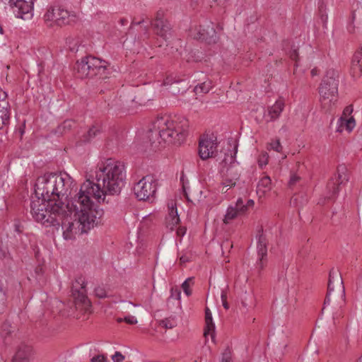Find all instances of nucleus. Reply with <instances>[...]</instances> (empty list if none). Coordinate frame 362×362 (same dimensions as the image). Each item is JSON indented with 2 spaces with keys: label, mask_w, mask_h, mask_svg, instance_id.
Listing matches in <instances>:
<instances>
[{
  "label": "nucleus",
  "mask_w": 362,
  "mask_h": 362,
  "mask_svg": "<svg viewBox=\"0 0 362 362\" xmlns=\"http://www.w3.org/2000/svg\"><path fill=\"white\" fill-rule=\"evenodd\" d=\"M181 181L182 182V192L184 196L187 198V201H189L188 191L189 189V187L188 185V183H185L183 181V179L181 178Z\"/></svg>",
  "instance_id": "a18cd8bd"
},
{
  "label": "nucleus",
  "mask_w": 362,
  "mask_h": 362,
  "mask_svg": "<svg viewBox=\"0 0 362 362\" xmlns=\"http://www.w3.org/2000/svg\"><path fill=\"white\" fill-rule=\"evenodd\" d=\"M269 160V154L267 152L261 153L257 158V163L261 169H263L267 164Z\"/></svg>",
  "instance_id": "f704fd0d"
},
{
  "label": "nucleus",
  "mask_w": 362,
  "mask_h": 362,
  "mask_svg": "<svg viewBox=\"0 0 362 362\" xmlns=\"http://www.w3.org/2000/svg\"><path fill=\"white\" fill-rule=\"evenodd\" d=\"M278 284H279V285H283V286H284V285L286 284L285 279H279Z\"/></svg>",
  "instance_id": "69168bd1"
},
{
  "label": "nucleus",
  "mask_w": 362,
  "mask_h": 362,
  "mask_svg": "<svg viewBox=\"0 0 362 362\" xmlns=\"http://www.w3.org/2000/svg\"><path fill=\"white\" fill-rule=\"evenodd\" d=\"M35 0H9L8 4L15 16L27 19L33 16Z\"/></svg>",
  "instance_id": "4468645a"
},
{
  "label": "nucleus",
  "mask_w": 362,
  "mask_h": 362,
  "mask_svg": "<svg viewBox=\"0 0 362 362\" xmlns=\"http://www.w3.org/2000/svg\"><path fill=\"white\" fill-rule=\"evenodd\" d=\"M344 123L345 124V129L349 132H351L356 127V120L352 116L345 119Z\"/></svg>",
  "instance_id": "e433bc0d"
},
{
  "label": "nucleus",
  "mask_w": 362,
  "mask_h": 362,
  "mask_svg": "<svg viewBox=\"0 0 362 362\" xmlns=\"http://www.w3.org/2000/svg\"><path fill=\"white\" fill-rule=\"evenodd\" d=\"M180 221V219L177 213V206L173 204L168 206V214L166 217L167 227L170 230H173L175 227L179 224Z\"/></svg>",
  "instance_id": "5701e85b"
},
{
  "label": "nucleus",
  "mask_w": 362,
  "mask_h": 362,
  "mask_svg": "<svg viewBox=\"0 0 362 362\" xmlns=\"http://www.w3.org/2000/svg\"><path fill=\"white\" fill-rule=\"evenodd\" d=\"M354 108L351 105L346 106L342 112V115L340 117H344V119H348L349 117L351 115L353 112Z\"/></svg>",
  "instance_id": "79ce46f5"
},
{
  "label": "nucleus",
  "mask_w": 362,
  "mask_h": 362,
  "mask_svg": "<svg viewBox=\"0 0 362 362\" xmlns=\"http://www.w3.org/2000/svg\"><path fill=\"white\" fill-rule=\"evenodd\" d=\"M180 260L182 263H185L189 261L188 258L186 256L180 257Z\"/></svg>",
  "instance_id": "bf43d9fd"
},
{
  "label": "nucleus",
  "mask_w": 362,
  "mask_h": 362,
  "mask_svg": "<svg viewBox=\"0 0 362 362\" xmlns=\"http://www.w3.org/2000/svg\"><path fill=\"white\" fill-rule=\"evenodd\" d=\"M77 197V194L71 198L70 202L64 204L62 217L59 220V226L63 230V237L65 240H72L75 238L77 231L81 233H86L97 225L98 219L96 218L90 228H85L83 223L81 220V211L83 210L82 207L75 209L73 205L74 200ZM85 226V223H84Z\"/></svg>",
  "instance_id": "20e7f679"
},
{
  "label": "nucleus",
  "mask_w": 362,
  "mask_h": 362,
  "mask_svg": "<svg viewBox=\"0 0 362 362\" xmlns=\"http://www.w3.org/2000/svg\"><path fill=\"white\" fill-rule=\"evenodd\" d=\"M173 301H175L177 303V305L180 306V296H177V295L170 296V298L168 299V303L169 304L171 302L173 303Z\"/></svg>",
  "instance_id": "3c124183"
},
{
  "label": "nucleus",
  "mask_w": 362,
  "mask_h": 362,
  "mask_svg": "<svg viewBox=\"0 0 362 362\" xmlns=\"http://www.w3.org/2000/svg\"><path fill=\"white\" fill-rule=\"evenodd\" d=\"M290 57L292 60L295 61V66H298V54L296 49H293L290 53Z\"/></svg>",
  "instance_id": "09e8293b"
},
{
  "label": "nucleus",
  "mask_w": 362,
  "mask_h": 362,
  "mask_svg": "<svg viewBox=\"0 0 362 362\" xmlns=\"http://www.w3.org/2000/svg\"><path fill=\"white\" fill-rule=\"evenodd\" d=\"M253 204H254V201L252 199H248L247 202V204H244V205L247 206V209L249 206H251Z\"/></svg>",
  "instance_id": "680f3d73"
},
{
  "label": "nucleus",
  "mask_w": 362,
  "mask_h": 362,
  "mask_svg": "<svg viewBox=\"0 0 362 362\" xmlns=\"http://www.w3.org/2000/svg\"><path fill=\"white\" fill-rule=\"evenodd\" d=\"M105 358L103 355H98L96 356H94L91 359V362H105Z\"/></svg>",
  "instance_id": "864d4df0"
},
{
  "label": "nucleus",
  "mask_w": 362,
  "mask_h": 362,
  "mask_svg": "<svg viewBox=\"0 0 362 362\" xmlns=\"http://www.w3.org/2000/svg\"><path fill=\"white\" fill-rule=\"evenodd\" d=\"M351 74L354 79H357L362 76V47L354 55Z\"/></svg>",
  "instance_id": "aec40b11"
},
{
  "label": "nucleus",
  "mask_w": 362,
  "mask_h": 362,
  "mask_svg": "<svg viewBox=\"0 0 362 362\" xmlns=\"http://www.w3.org/2000/svg\"><path fill=\"white\" fill-rule=\"evenodd\" d=\"M88 282L83 276H77L72 282L71 294H87L88 291Z\"/></svg>",
  "instance_id": "4be33fe9"
},
{
  "label": "nucleus",
  "mask_w": 362,
  "mask_h": 362,
  "mask_svg": "<svg viewBox=\"0 0 362 362\" xmlns=\"http://www.w3.org/2000/svg\"><path fill=\"white\" fill-rule=\"evenodd\" d=\"M64 204V202L52 204L37 198L31 201L30 213L35 221L45 227L59 226Z\"/></svg>",
  "instance_id": "39448f33"
},
{
  "label": "nucleus",
  "mask_w": 362,
  "mask_h": 362,
  "mask_svg": "<svg viewBox=\"0 0 362 362\" xmlns=\"http://www.w3.org/2000/svg\"><path fill=\"white\" fill-rule=\"evenodd\" d=\"M298 196L295 195L292 197L291 202H293L296 205H298Z\"/></svg>",
  "instance_id": "13d9d810"
},
{
  "label": "nucleus",
  "mask_w": 362,
  "mask_h": 362,
  "mask_svg": "<svg viewBox=\"0 0 362 362\" xmlns=\"http://www.w3.org/2000/svg\"><path fill=\"white\" fill-rule=\"evenodd\" d=\"M257 259L256 269L260 273L267 264V245L268 239L263 229L260 228L256 235Z\"/></svg>",
  "instance_id": "ddd939ff"
},
{
  "label": "nucleus",
  "mask_w": 362,
  "mask_h": 362,
  "mask_svg": "<svg viewBox=\"0 0 362 362\" xmlns=\"http://www.w3.org/2000/svg\"><path fill=\"white\" fill-rule=\"evenodd\" d=\"M15 328L12 327L11 324L5 321L1 325V337L4 344H10L13 339V333L14 332Z\"/></svg>",
  "instance_id": "a878e982"
},
{
  "label": "nucleus",
  "mask_w": 362,
  "mask_h": 362,
  "mask_svg": "<svg viewBox=\"0 0 362 362\" xmlns=\"http://www.w3.org/2000/svg\"><path fill=\"white\" fill-rule=\"evenodd\" d=\"M190 33L194 38L208 44L215 43L218 38L214 23L207 19L204 20L198 27L191 28Z\"/></svg>",
  "instance_id": "9b49d317"
},
{
  "label": "nucleus",
  "mask_w": 362,
  "mask_h": 362,
  "mask_svg": "<svg viewBox=\"0 0 362 362\" xmlns=\"http://www.w3.org/2000/svg\"><path fill=\"white\" fill-rule=\"evenodd\" d=\"M6 308L5 296H0V314H1Z\"/></svg>",
  "instance_id": "8fccbe9b"
},
{
  "label": "nucleus",
  "mask_w": 362,
  "mask_h": 362,
  "mask_svg": "<svg viewBox=\"0 0 362 362\" xmlns=\"http://www.w3.org/2000/svg\"><path fill=\"white\" fill-rule=\"evenodd\" d=\"M338 177L335 182L331 181L327 184V187L332 190V194L327 198H334L339 192V185L346 183L349 180L346 168L344 165H339L337 168Z\"/></svg>",
  "instance_id": "f3484780"
},
{
  "label": "nucleus",
  "mask_w": 362,
  "mask_h": 362,
  "mask_svg": "<svg viewBox=\"0 0 362 362\" xmlns=\"http://www.w3.org/2000/svg\"><path fill=\"white\" fill-rule=\"evenodd\" d=\"M11 118L10 109H5L4 107H0V127H4L8 125Z\"/></svg>",
  "instance_id": "cd10ccee"
},
{
  "label": "nucleus",
  "mask_w": 362,
  "mask_h": 362,
  "mask_svg": "<svg viewBox=\"0 0 362 362\" xmlns=\"http://www.w3.org/2000/svg\"><path fill=\"white\" fill-rule=\"evenodd\" d=\"M100 133V130L96 127H93L89 129L88 132V139H90L95 136H96Z\"/></svg>",
  "instance_id": "c03bdc74"
},
{
  "label": "nucleus",
  "mask_w": 362,
  "mask_h": 362,
  "mask_svg": "<svg viewBox=\"0 0 362 362\" xmlns=\"http://www.w3.org/2000/svg\"><path fill=\"white\" fill-rule=\"evenodd\" d=\"M43 19L49 27H62L76 23L79 17L74 11H69L64 6L57 4L47 8Z\"/></svg>",
  "instance_id": "6e6552de"
},
{
  "label": "nucleus",
  "mask_w": 362,
  "mask_h": 362,
  "mask_svg": "<svg viewBox=\"0 0 362 362\" xmlns=\"http://www.w3.org/2000/svg\"><path fill=\"white\" fill-rule=\"evenodd\" d=\"M95 295L99 294V293H98V289H95Z\"/></svg>",
  "instance_id": "774afa93"
},
{
  "label": "nucleus",
  "mask_w": 362,
  "mask_h": 362,
  "mask_svg": "<svg viewBox=\"0 0 362 362\" xmlns=\"http://www.w3.org/2000/svg\"><path fill=\"white\" fill-rule=\"evenodd\" d=\"M75 125V121L73 119H66L62 123L59 124L54 133L56 134L62 135L68 132Z\"/></svg>",
  "instance_id": "bb28decb"
},
{
  "label": "nucleus",
  "mask_w": 362,
  "mask_h": 362,
  "mask_svg": "<svg viewBox=\"0 0 362 362\" xmlns=\"http://www.w3.org/2000/svg\"><path fill=\"white\" fill-rule=\"evenodd\" d=\"M272 189V180L269 176L264 175L258 182L257 193L259 197L264 196Z\"/></svg>",
  "instance_id": "393cba45"
},
{
  "label": "nucleus",
  "mask_w": 362,
  "mask_h": 362,
  "mask_svg": "<svg viewBox=\"0 0 362 362\" xmlns=\"http://www.w3.org/2000/svg\"><path fill=\"white\" fill-rule=\"evenodd\" d=\"M95 174V177L90 176L81 185L72 205L75 209H83L81 211V220L85 223V228L93 226L95 220L103 214V211L92 199L100 203L105 202L107 194H119L126 179L124 164L112 158L99 163Z\"/></svg>",
  "instance_id": "f257e3e1"
},
{
  "label": "nucleus",
  "mask_w": 362,
  "mask_h": 362,
  "mask_svg": "<svg viewBox=\"0 0 362 362\" xmlns=\"http://www.w3.org/2000/svg\"><path fill=\"white\" fill-rule=\"evenodd\" d=\"M66 44L68 49L71 52H77L79 47V41L78 39L74 37H68L66 40Z\"/></svg>",
  "instance_id": "7c9ffc66"
},
{
  "label": "nucleus",
  "mask_w": 362,
  "mask_h": 362,
  "mask_svg": "<svg viewBox=\"0 0 362 362\" xmlns=\"http://www.w3.org/2000/svg\"><path fill=\"white\" fill-rule=\"evenodd\" d=\"M92 313V303L88 296H71L62 311L64 315L81 320H88Z\"/></svg>",
  "instance_id": "1a4fd4ad"
},
{
  "label": "nucleus",
  "mask_w": 362,
  "mask_h": 362,
  "mask_svg": "<svg viewBox=\"0 0 362 362\" xmlns=\"http://www.w3.org/2000/svg\"><path fill=\"white\" fill-rule=\"evenodd\" d=\"M221 301L224 308L228 310L229 308V304L227 301V296H221Z\"/></svg>",
  "instance_id": "5fc2aeb1"
},
{
  "label": "nucleus",
  "mask_w": 362,
  "mask_h": 362,
  "mask_svg": "<svg viewBox=\"0 0 362 362\" xmlns=\"http://www.w3.org/2000/svg\"><path fill=\"white\" fill-rule=\"evenodd\" d=\"M339 84V71L334 69L327 70L318 87L319 100L326 111L329 110L337 101Z\"/></svg>",
  "instance_id": "423d86ee"
},
{
  "label": "nucleus",
  "mask_w": 362,
  "mask_h": 362,
  "mask_svg": "<svg viewBox=\"0 0 362 362\" xmlns=\"http://www.w3.org/2000/svg\"><path fill=\"white\" fill-rule=\"evenodd\" d=\"M212 88V82L211 80H206L204 82L197 84L194 87L196 94L207 93Z\"/></svg>",
  "instance_id": "c85d7f7f"
},
{
  "label": "nucleus",
  "mask_w": 362,
  "mask_h": 362,
  "mask_svg": "<svg viewBox=\"0 0 362 362\" xmlns=\"http://www.w3.org/2000/svg\"><path fill=\"white\" fill-rule=\"evenodd\" d=\"M194 284V278L189 277L187 278L181 285V288L183 290L185 294H191L192 290L191 287Z\"/></svg>",
  "instance_id": "473e14b6"
},
{
  "label": "nucleus",
  "mask_w": 362,
  "mask_h": 362,
  "mask_svg": "<svg viewBox=\"0 0 362 362\" xmlns=\"http://www.w3.org/2000/svg\"><path fill=\"white\" fill-rule=\"evenodd\" d=\"M158 189V182L153 176L147 175L134 186V192L139 201L153 202Z\"/></svg>",
  "instance_id": "9d476101"
},
{
  "label": "nucleus",
  "mask_w": 362,
  "mask_h": 362,
  "mask_svg": "<svg viewBox=\"0 0 362 362\" xmlns=\"http://www.w3.org/2000/svg\"><path fill=\"white\" fill-rule=\"evenodd\" d=\"M205 338L210 335L211 339L214 340L215 337V325L213 322L212 315L209 308L205 309V327L204 331Z\"/></svg>",
  "instance_id": "b1692460"
},
{
  "label": "nucleus",
  "mask_w": 362,
  "mask_h": 362,
  "mask_svg": "<svg viewBox=\"0 0 362 362\" xmlns=\"http://www.w3.org/2000/svg\"><path fill=\"white\" fill-rule=\"evenodd\" d=\"M117 322H125L126 323H127L129 325H136L137 323V320L134 316L128 315V316L124 317V318H122V317L117 318Z\"/></svg>",
  "instance_id": "58836bf2"
},
{
  "label": "nucleus",
  "mask_w": 362,
  "mask_h": 362,
  "mask_svg": "<svg viewBox=\"0 0 362 362\" xmlns=\"http://www.w3.org/2000/svg\"><path fill=\"white\" fill-rule=\"evenodd\" d=\"M170 294H181L180 288L175 286L170 288Z\"/></svg>",
  "instance_id": "6e6d98bb"
},
{
  "label": "nucleus",
  "mask_w": 362,
  "mask_h": 362,
  "mask_svg": "<svg viewBox=\"0 0 362 362\" xmlns=\"http://www.w3.org/2000/svg\"><path fill=\"white\" fill-rule=\"evenodd\" d=\"M119 22L121 25H126L128 23V20L126 18H121Z\"/></svg>",
  "instance_id": "4d7b16f0"
},
{
  "label": "nucleus",
  "mask_w": 362,
  "mask_h": 362,
  "mask_svg": "<svg viewBox=\"0 0 362 362\" xmlns=\"http://www.w3.org/2000/svg\"><path fill=\"white\" fill-rule=\"evenodd\" d=\"M218 144L216 138L204 136L199 141V155L202 160L216 156Z\"/></svg>",
  "instance_id": "2eb2a0df"
},
{
  "label": "nucleus",
  "mask_w": 362,
  "mask_h": 362,
  "mask_svg": "<svg viewBox=\"0 0 362 362\" xmlns=\"http://www.w3.org/2000/svg\"><path fill=\"white\" fill-rule=\"evenodd\" d=\"M231 351L229 349H226L222 354L221 362H231Z\"/></svg>",
  "instance_id": "a19ab883"
},
{
  "label": "nucleus",
  "mask_w": 362,
  "mask_h": 362,
  "mask_svg": "<svg viewBox=\"0 0 362 362\" xmlns=\"http://www.w3.org/2000/svg\"><path fill=\"white\" fill-rule=\"evenodd\" d=\"M317 74V69L316 68H314L311 70V75L313 76H315Z\"/></svg>",
  "instance_id": "0e129e2a"
},
{
  "label": "nucleus",
  "mask_w": 362,
  "mask_h": 362,
  "mask_svg": "<svg viewBox=\"0 0 362 362\" xmlns=\"http://www.w3.org/2000/svg\"><path fill=\"white\" fill-rule=\"evenodd\" d=\"M184 81L185 79L183 78H181L175 74H170L164 79L163 85L173 86V84H177Z\"/></svg>",
  "instance_id": "c756f323"
},
{
  "label": "nucleus",
  "mask_w": 362,
  "mask_h": 362,
  "mask_svg": "<svg viewBox=\"0 0 362 362\" xmlns=\"http://www.w3.org/2000/svg\"><path fill=\"white\" fill-rule=\"evenodd\" d=\"M344 117H339L337 122L336 132L341 133L345 129Z\"/></svg>",
  "instance_id": "ea45409f"
},
{
  "label": "nucleus",
  "mask_w": 362,
  "mask_h": 362,
  "mask_svg": "<svg viewBox=\"0 0 362 362\" xmlns=\"http://www.w3.org/2000/svg\"><path fill=\"white\" fill-rule=\"evenodd\" d=\"M285 107V100L282 97H279L274 104L269 107L267 114L265 115L267 122H273L277 119Z\"/></svg>",
  "instance_id": "6ab92c4d"
},
{
  "label": "nucleus",
  "mask_w": 362,
  "mask_h": 362,
  "mask_svg": "<svg viewBox=\"0 0 362 362\" xmlns=\"http://www.w3.org/2000/svg\"><path fill=\"white\" fill-rule=\"evenodd\" d=\"M8 251L6 247H4L0 243V258L5 259L8 255Z\"/></svg>",
  "instance_id": "de8ad7c7"
},
{
  "label": "nucleus",
  "mask_w": 362,
  "mask_h": 362,
  "mask_svg": "<svg viewBox=\"0 0 362 362\" xmlns=\"http://www.w3.org/2000/svg\"><path fill=\"white\" fill-rule=\"evenodd\" d=\"M318 8H319V11H320V12H322V11H323V10H324V8H325V6H324V4H323V2H322V3H319Z\"/></svg>",
  "instance_id": "e2e57ef3"
},
{
  "label": "nucleus",
  "mask_w": 362,
  "mask_h": 362,
  "mask_svg": "<svg viewBox=\"0 0 362 362\" xmlns=\"http://www.w3.org/2000/svg\"><path fill=\"white\" fill-rule=\"evenodd\" d=\"M189 121L182 116L157 117L146 133L149 146L156 148L165 143L181 144L187 136Z\"/></svg>",
  "instance_id": "f03ea898"
},
{
  "label": "nucleus",
  "mask_w": 362,
  "mask_h": 362,
  "mask_svg": "<svg viewBox=\"0 0 362 362\" xmlns=\"http://www.w3.org/2000/svg\"><path fill=\"white\" fill-rule=\"evenodd\" d=\"M114 362H122L124 359V356L119 351H116L112 357Z\"/></svg>",
  "instance_id": "49530a36"
},
{
  "label": "nucleus",
  "mask_w": 362,
  "mask_h": 362,
  "mask_svg": "<svg viewBox=\"0 0 362 362\" xmlns=\"http://www.w3.org/2000/svg\"><path fill=\"white\" fill-rule=\"evenodd\" d=\"M7 97V93L0 88V107H4L5 109H10L9 103L6 100Z\"/></svg>",
  "instance_id": "c9c22d12"
},
{
  "label": "nucleus",
  "mask_w": 362,
  "mask_h": 362,
  "mask_svg": "<svg viewBox=\"0 0 362 362\" xmlns=\"http://www.w3.org/2000/svg\"><path fill=\"white\" fill-rule=\"evenodd\" d=\"M187 232V228L185 226H180L176 230V233L180 237H183Z\"/></svg>",
  "instance_id": "603ef678"
},
{
  "label": "nucleus",
  "mask_w": 362,
  "mask_h": 362,
  "mask_svg": "<svg viewBox=\"0 0 362 362\" xmlns=\"http://www.w3.org/2000/svg\"><path fill=\"white\" fill-rule=\"evenodd\" d=\"M269 150L272 149L278 153H280L283 148L279 139L272 140L271 142L269 144Z\"/></svg>",
  "instance_id": "4c0bfd02"
},
{
  "label": "nucleus",
  "mask_w": 362,
  "mask_h": 362,
  "mask_svg": "<svg viewBox=\"0 0 362 362\" xmlns=\"http://www.w3.org/2000/svg\"><path fill=\"white\" fill-rule=\"evenodd\" d=\"M300 177L295 173H291L290 176V179L288 181V185L290 187H293L296 185L299 180Z\"/></svg>",
  "instance_id": "37998d69"
},
{
  "label": "nucleus",
  "mask_w": 362,
  "mask_h": 362,
  "mask_svg": "<svg viewBox=\"0 0 362 362\" xmlns=\"http://www.w3.org/2000/svg\"><path fill=\"white\" fill-rule=\"evenodd\" d=\"M33 356V348L27 344H21L14 356V362H29Z\"/></svg>",
  "instance_id": "412c9836"
},
{
  "label": "nucleus",
  "mask_w": 362,
  "mask_h": 362,
  "mask_svg": "<svg viewBox=\"0 0 362 362\" xmlns=\"http://www.w3.org/2000/svg\"><path fill=\"white\" fill-rule=\"evenodd\" d=\"M329 302H330V299H329V296H327V297L325 299L324 304H329Z\"/></svg>",
  "instance_id": "338daca9"
},
{
  "label": "nucleus",
  "mask_w": 362,
  "mask_h": 362,
  "mask_svg": "<svg viewBox=\"0 0 362 362\" xmlns=\"http://www.w3.org/2000/svg\"><path fill=\"white\" fill-rule=\"evenodd\" d=\"M74 186V180L68 173H47L37 178L34 192L37 199L58 203L68 199Z\"/></svg>",
  "instance_id": "7ed1b4c3"
},
{
  "label": "nucleus",
  "mask_w": 362,
  "mask_h": 362,
  "mask_svg": "<svg viewBox=\"0 0 362 362\" xmlns=\"http://www.w3.org/2000/svg\"><path fill=\"white\" fill-rule=\"evenodd\" d=\"M160 326L165 329H173L177 326V322L174 317H167L158 322Z\"/></svg>",
  "instance_id": "2f4dec72"
},
{
  "label": "nucleus",
  "mask_w": 362,
  "mask_h": 362,
  "mask_svg": "<svg viewBox=\"0 0 362 362\" xmlns=\"http://www.w3.org/2000/svg\"><path fill=\"white\" fill-rule=\"evenodd\" d=\"M239 179V174L235 173L231 178H226L221 183L225 187L231 188L235 187L236 181Z\"/></svg>",
  "instance_id": "72a5a7b5"
},
{
  "label": "nucleus",
  "mask_w": 362,
  "mask_h": 362,
  "mask_svg": "<svg viewBox=\"0 0 362 362\" xmlns=\"http://www.w3.org/2000/svg\"><path fill=\"white\" fill-rule=\"evenodd\" d=\"M110 64L105 60L93 56H86L77 61L76 70L77 77L85 78H105L108 74Z\"/></svg>",
  "instance_id": "0eeeda50"
},
{
  "label": "nucleus",
  "mask_w": 362,
  "mask_h": 362,
  "mask_svg": "<svg viewBox=\"0 0 362 362\" xmlns=\"http://www.w3.org/2000/svg\"><path fill=\"white\" fill-rule=\"evenodd\" d=\"M332 293L345 294L342 277L338 273V271L334 269H332L329 273L327 294H332Z\"/></svg>",
  "instance_id": "dca6fc26"
},
{
  "label": "nucleus",
  "mask_w": 362,
  "mask_h": 362,
  "mask_svg": "<svg viewBox=\"0 0 362 362\" xmlns=\"http://www.w3.org/2000/svg\"><path fill=\"white\" fill-rule=\"evenodd\" d=\"M149 23L153 26L154 32L156 33V35L163 38L165 42H167L168 35H170V26L169 23L165 20L164 13L162 11H158L153 21H148L146 22L144 19L137 22L133 21L132 22L131 29L135 25L146 23L147 25Z\"/></svg>",
  "instance_id": "f8f14e48"
},
{
  "label": "nucleus",
  "mask_w": 362,
  "mask_h": 362,
  "mask_svg": "<svg viewBox=\"0 0 362 362\" xmlns=\"http://www.w3.org/2000/svg\"><path fill=\"white\" fill-rule=\"evenodd\" d=\"M247 211V206L244 205L242 198H238L234 205H230L224 216L223 222L226 224L229 223L239 215L244 214Z\"/></svg>",
  "instance_id": "a211bd4d"
},
{
  "label": "nucleus",
  "mask_w": 362,
  "mask_h": 362,
  "mask_svg": "<svg viewBox=\"0 0 362 362\" xmlns=\"http://www.w3.org/2000/svg\"><path fill=\"white\" fill-rule=\"evenodd\" d=\"M237 151H238V147L237 146H235L234 147V153H233V155L231 156V161H233L235 158V156H236V153H237Z\"/></svg>",
  "instance_id": "052dcab7"
}]
</instances>
